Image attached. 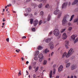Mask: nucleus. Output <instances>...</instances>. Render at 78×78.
Segmentation results:
<instances>
[{
    "instance_id": "obj_1",
    "label": "nucleus",
    "mask_w": 78,
    "mask_h": 78,
    "mask_svg": "<svg viewBox=\"0 0 78 78\" xmlns=\"http://www.w3.org/2000/svg\"><path fill=\"white\" fill-rule=\"evenodd\" d=\"M73 53V49L71 48L68 51L67 54L66 52H65L64 53L63 55V57H64V56H66V58H69V56H70V55H72Z\"/></svg>"
},
{
    "instance_id": "obj_2",
    "label": "nucleus",
    "mask_w": 78,
    "mask_h": 78,
    "mask_svg": "<svg viewBox=\"0 0 78 78\" xmlns=\"http://www.w3.org/2000/svg\"><path fill=\"white\" fill-rule=\"evenodd\" d=\"M69 17V16L68 15H66L64 17L62 21L63 25H66V24L67 23V21L66 19H67Z\"/></svg>"
},
{
    "instance_id": "obj_3",
    "label": "nucleus",
    "mask_w": 78,
    "mask_h": 78,
    "mask_svg": "<svg viewBox=\"0 0 78 78\" xmlns=\"http://www.w3.org/2000/svg\"><path fill=\"white\" fill-rule=\"evenodd\" d=\"M55 28L54 31V34L56 36H58L59 34V30L58 29V27H56Z\"/></svg>"
},
{
    "instance_id": "obj_4",
    "label": "nucleus",
    "mask_w": 78,
    "mask_h": 78,
    "mask_svg": "<svg viewBox=\"0 0 78 78\" xmlns=\"http://www.w3.org/2000/svg\"><path fill=\"white\" fill-rule=\"evenodd\" d=\"M58 13H59L58 17L59 18H60V17H61V14H62V13L59 12V10L58 9H57L54 12V13L55 14V15H57Z\"/></svg>"
},
{
    "instance_id": "obj_5",
    "label": "nucleus",
    "mask_w": 78,
    "mask_h": 78,
    "mask_svg": "<svg viewBox=\"0 0 78 78\" xmlns=\"http://www.w3.org/2000/svg\"><path fill=\"white\" fill-rule=\"evenodd\" d=\"M76 37V35L73 34L71 36V39L72 41H74L75 40V38Z\"/></svg>"
},
{
    "instance_id": "obj_6",
    "label": "nucleus",
    "mask_w": 78,
    "mask_h": 78,
    "mask_svg": "<svg viewBox=\"0 0 78 78\" xmlns=\"http://www.w3.org/2000/svg\"><path fill=\"white\" fill-rule=\"evenodd\" d=\"M49 45L50 46V48L51 49H53L54 48V45L53 44V42H51L49 44Z\"/></svg>"
},
{
    "instance_id": "obj_7",
    "label": "nucleus",
    "mask_w": 78,
    "mask_h": 78,
    "mask_svg": "<svg viewBox=\"0 0 78 78\" xmlns=\"http://www.w3.org/2000/svg\"><path fill=\"white\" fill-rule=\"evenodd\" d=\"M67 3H63V4L62 5V8L63 9V8H66V7H67Z\"/></svg>"
},
{
    "instance_id": "obj_8",
    "label": "nucleus",
    "mask_w": 78,
    "mask_h": 78,
    "mask_svg": "<svg viewBox=\"0 0 78 78\" xmlns=\"http://www.w3.org/2000/svg\"><path fill=\"white\" fill-rule=\"evenodd\" d=\"M34 1H38V2H43L44 3H46L47 2V0H34Z\"/></svg>"
},
{
    "instance_id": "obj_9",
    "label": "nucleus",
    "mask_w": 78,
    "mask_h": 78,
    "mask_svg": "<svg viewBox=\"0 0 78 78\" xmlns=\"http://www.w3.org/2000/svg\"><path fill=\"white\" fill-rule=\"evenodd\" d=\"M67 37V36L66 35V34L65 33H64L62 37L63 39H66Z\"/></svg>"
},
{
    "instance_id": "obj_10",
    "label": "nucleus",
    "mask_w": 78,
    "mask_h": 78,
    "mask_svg": "<svg viewBox=\"0 0 78 78\" xmlns=\"http://www.w3.org/2000/svg\"><path fill=\"white\" fill-rule=\"evenodd\" d=\"M76 68V66L75 65H73L71 66V70H73L74 69H75Z\"/></svg>"
},
{
    "instance_id": "obj_11",
    "label": "nucleus",
    "mask_w": 78,
    "mask_h": 78,
    "mask_svg": "<svg viewBox=\"0 0 78 78\" xmlns=\"http://www.w3.org/2000/svg\"><path fill=\"white\" fill-rule=\"evenodd\" d=\"M58 69L59 72V71H62V70H63V66L62 65L60 66Z\"/></svg>"
},
{
    "instance_id": "obj_12",
    "label": "nucleus",
    "mask_w": 78,
    "mask_h": 78,
    "mask_svg": "<svg viewBox=\"0 0 78 78\" xmlns=\"http://www.w3.org/2000/svg\"><path fill=\"white\" fill-rule=\"evenodd\" d=\"M38 23V21L37 20H36L35 21H34V26H36L37 24Z\"/></svg>"
},
{
    "instance_id": "obj_13",
    "label": "nucleus",
    "mask_w": 78,
    "mask_h": 78,
    "mask_svg": "<svg viewBox=\"0 0 78 78\" xmlns=\"http://www.w3.org/2000/svg\"><path fill=\"white\" fill-rule=\"evenodd\" d=\"M38 58H41V59H44L43 55L42 54H40L38 56Z\"/></svg>"
},
{
    "instance_id": "obj_14",
    "label": "nucleus",
    "mask_w": 78,
    "mask_h": 78,
    "mask_svg": "<svg viewBox=\"0 0 78 78\" xmlns=\"http://www.w3.org/2000/svg\"><path fill=\"white\" fill-rule=\"evenodd\" d=\"M69 45V42L68 41H66V44H65V46L66 47V48H69V47H68V46Z\"/></svg>"
},
{
    "instance_id": "obj_15",
    "label": "nucleus",
    "mask_w": 78,
    "mask_h": 78,
    "mask_svg": "<svg viewBox=\"0 0 78 78\" xmlns=\"http://www.w3.org/2000/svg\"><path fill=\"white\" fill-rule=\"evenodd\" d=\"M78 2V0H75L74 1V2L72 3V5H76V3H77Z\"/></svg>"
},
{
    "instance_id": "obj_16",
    "label": "nucleus",
    "mask_w": 78,
    "mask_h": 78,
    "mask_svg": "<svg viewBox=\"0 0 78 78\" xmlns=\"http://www.w3.org/2000/svg\"><path fill=\"white\" fill-rule=\"evenodd\" d=\"M50 41H51V38H48V39H46V43H48Z\"/></svg>"
},
{
    "instance_id": "obj_17",
    "label": "nucleus",
    "mask_w": 78,
    "mask_h": 78,
    "mask_svg": "<svg viewBox=\"0 0 78 78\" xmlns=\"http://www.w3.org/2000/svg\"><path fill=\"white\" fill-rule=\"evenodd\" d=\"M31 6H34V7H36V6H37V5L35 3H32L31 4Z\"/></svg>"
},
{
    "instance_id": "obj_18",
    "label": "nucleus",
    "mask_w": 78,
    "mask_h": 78,
    "mask_svg": "<svg viewBox=\"0 0 78 78\" xmlns=\"http://www.w3.org/2000/svg\"><path fill=\"white\" fill-rule=\"evenodd\" d=\"M53 72L52 71H50V73L49 74V76L50 78H51V76H52V73Z\"/></svg>"
},
{
    "instance_id": "obj_19",
    "label": "nucleus",
    "mask_w": 78,
    "mask_h": 78,
    "mask_svg": "<svg viewBox=\"0 0 78 78\" xmlns=\"http://www.w3.org/2000/svg\"><path fill=\"white\" fill-rule=\"evenodd\" d=\"M70 63H68L66 65V68L69 67L70 66Z\"/></svg>"
},
{
    "instance_id": "obj_20",
    "label": "nucleus",
    "mask_w": 78,
    "mask_h": 78,
    "mask_svg": "<svg viewBox=\"0 0 78 78\" xmlns=\"http://www.w3.org/2000/svg\"><path fill=\"white\" fill-rule=\"evenodd\" d=\"M31 10L30 9L28 8L27 9V10L26 11V12H30Z\"/></svg>"
},
{
    "instance_id": "obj_21",
    "label": "nucleus",
    "mask_w": 78,
    "mask_h": 78,
    "mask_svg": "<svg viewBox=\"0 0 78 78\" xmlns=\"http://www.w3.org/2000/svg\"><path fill=\"white\" fill-rule=\"evenodd\" d=\"M30 24H32L33 23V20L32 19H30Z\"/></svg>"
},
{
    "instance_id": "obj_22",
    "label": "nucleus",
    "mask_w": 78,
    "mask_h": 78,
    "mask_svg": "<svg viewBox=\"0 0 78 78\" xmlns=\"http://www.w3.org/2000/svg\"><path fill=\"white\" fill-rule=\"evenodd\" d=\"M50 20V15H49L48 16V21H49Z\"/></svg>"
},
{
    "instance_id": "obj_23",
    "label": "nucleus",
    "mask_w": 78,
    "mask_h": 78,
    "mask_svg": "<svg viewBox=\"0 0 78 78\" xmlns=\"http://www.w3.org/2000/svg\"><path fill=\"white\" fill-rule=\"evenodd\" d=\"M47 52H49V50H48L47 49H46L44 50V52L45 53H47Z\"/></svg>"
},
{
    "instance_id": "obj_24",
    "label": "nucleus",
    "mask_w": 78,
    "mask_h": 78,
    "mask_svg": "<svg viewBox=\"0 0 78 78\" xmlns=\"http://www.w3.org/2000/svg\"><path fill=\"white\" fill-rule=\"evenodd\" d=\"M38 50H41L42 49V47L41 46H38V47L37 48Z\"/></svg>"
},
{
    "instance_id": "obj_25",
    "label": "nucleus",
    "mask_w": 78,
    "mask_h": 78,
    "mask_svg": "<svg viewBox=\"0 0 78 78\" xmlns=\"http://www.w3.org/2000/svg\"><path fill=\"white\" fill-rule=\"evenodd\" d=\"M39 66H37L36 68L35 69V72H37V71L38 70V69H39Z\"/></svg>"
},
{
    "instance_id": "obj_26",
    "label": "nucleus",
    "mask_w": 78,
    "mask_h": 78,
    "mask_svg": "<svg viewBox=\"0 0 78 78\" xmlns=\"http://www.w3.org/2000/svg\"><path fill=\"white\" fill-rule=\"evenodd\" d=\"M74 16L75 15H73L72 16H71L70 21H71V20H72V19H73V17H74Z\"/></svg>"
},
{
    "instance_id": "obj_27",
    "label": "nucleus",
    "mask_w": 78,
    "mask_h": 78,
    "mask_svg": "<svg viewBox=\"0 0 78 78\" xmlns=\"http://www.w3.org/2000/svg\"><path fill=\"white\" fill-rule=\"evenodd\" d=\"M39 51H36V53H35V55H36V56H37V55H39Z\"/></svg>"
},
{
    "instance_id": "obj_28",
    "label": "nucleus",
    "mask_w": 78,
    "mask_h": 78,
    "mask_svg": "<svg viewBox=\"0 0 78 78\" xmlns=\"http://www.w3.org/2000/svg\"><path fill=\"white\" fill-rule=\"evenodd\" d=\"M47 64V60H44L43 62V65H46Z\"/></svg>"
},
{
    "instance_id": "obj_29",
    "label": "nucleus",
    "mask_w": 78,
    "mask_h": 78,
    "mask_svg": "<svg viewBox=\"0 0 78 78\" xmlns=\"http://www.w3.org/2000/svg\"><path fill=\"white\" fill-rule=\"evenodd\" d=\"M38 7L40 8H41V7H42V4H40L38 6Z\"/></svg>"
},
{
    "instance_id": "obj_30",
    "label": "nucleus",
    "mask_w": 78,
    "mask_h": 78,
    "mask_svg": "<svg viewBox=\"0 0 78 78\" xmlns=\"http://www.w3.org/2000/svg\"><path fill=\"white\" fill-rule=\"evenodd\" d=\"M45 8H49V4H48L46 5L45 6Z\"/></svg>"
},
{
    "instance_id": "obj_31",
    "label": "nucleus",
    "mask_w": 78,
    "mask_h": 78,
    "mask_svg": "<svg viewBox=\"0 0 78 78\" xmlns=\"http://www.w3.org/2000/svg\"><path fill=\"white\" fill-rule=\"evenodd\" d=\"M66 30V29H62V30L61 31V33H63L64 31Z\"/></svg>"
},
{
    "instance_id": "obj_32",
    "label": "nucleus",
    "mask_w": 78,
    "mask_h": 78,
    "mask_svg": "<svg viewBox=\"0 0 78 78\" xmlns=\"http://www.w3.org/2000/svg\"><path fill=\"white\" fill-rule=\"evenodd\" d=\"M22 75V74L21 73V71L20 70L18 75V76H20V75Z\"/></svg>"
},
{
    "instance_id": "obj_33",
    "label": "nucleus",
    "mask_w": 78,
    "mask_h": 78,
    "mask_svg": "<svg viewBox=\"0 0 78 78\" xmlns=\"http://www.w3.org/2000/svg\"><path fill=\"white\" fill-rule=\"evenodd\" d=\"M78 38H77L76 40H75V41H74V43L75 44V43H76V42L78 41Z\"/></svg>"
},
{
    "instance_id": "obj_34",
    "label": "nucleus",
    "mask_w": 78,
    "mask_h": 78,
    "mask_svg": "<svg viewBox=\"0 0 78 78\" xmlns=\"http://www.w3.org/2000/svg\"><path fill=\"white\" fill-rule=\"evenodd\" d=\"M31 69H32V66H29V69L30 70H31Z\"/></svg>"
},
{
    "instance_id": "obj_35",
    "label": "nucleus",
    "mask_w": 78,
    "mask_h": 78,
    "mask_svg": "<svg viewBox=\"0 0 78 78\" xmlns=\"http://www.w3.org/2000/svg\"><path fill=\"white\" fill-rule=\"evenodd\" d=\"M78 21V19H76L74 20V22H77Z\"/></svg>"
},
{
    "instance_id": "obj_36",
    "label": "nucleus",
    "mask_w": 78,
    "mask_h": 78,
    "mask_svg": "<svg viewBox=\"0 0 78 78\" xmlns=\"http://www.w3.org/2000/svg\"><path fill=\"white\" fill-rule=\"evenodd\" d=\"M32 31H34H34H36V29H35V28H32Z\"/></svg>"
},
{
    "instance_id": "obj_37",
    "label": "nucleus",
    "mask_w": 78,
    "mask_h": 78,
    "mask_svg": "<svg viewBox=\"0 0 78 78\" xmlns=\"http://www.w3.org/2000/svg\"><path fill=\"white\" fill-rule=\"evenodd\" d=\"M40 15L41 16H43L44 15V12L43 11H41L40 12Z\"/></svg>"
},
{
    "instance_id": "obj_38",
    "label": "nucleus",
    "mask_w": 78,
    "mask_h": 78,
    "mask_svg": "<svg viewBox=\"0 0 78 78\" xmlns=\"http://www.w3.org/2000/svg\"><path fill=\"white\" fill-rule=\"evenodd\" d=\"M72 27H69V30L71 31V30H72Z\"/></svg>"
},
{
    "instance_id": "obj_39",
    "label": "nucleus",
    "mask_w": 78,
    "mask_h": 78,
    "mask_svg": "<svg viewBox=\"0 0 78 78\" xmlns=\"http://www.w3.org/2000/svg\"><path fill=\"white\" fill-rule=\"evenodd\" d=\"M38 58L37 57H35L34 58V59L36 61H37V60Z\"/></svg>"
},
{
    "instance_id": "obj_40",
    "label": "nucleus",
    "mask_w": 78,
    "mask_h": 78,
    "mask_svg": "<svg viewBox=\"0 0 78 78\" xmlns=\"http://www.w3.org/2000/svg\"><path fill=\"white\" fill-rule=\"evenodd\" d=\"M19 51H20V50H19V49L16 50V51L17 53H19Z\"/></svg>"
},
{
    "instance_id": "obj_41",
    "label": "nucleus",
    "mask_w": 78,
    "mask_h": 78,
    "mask_svg": "<svg viewBox=\"0 0 78 78\" xmlns=\"http://www.w3.org/2000/svg\"><path fill=\"white\" fill-rule=\"evenodd\" d=\"M44 59V58H40V59H39L40 62H42V59Z\"/></svg>"
},
{
    "instance_id": "obj_42",
    "label": "nucleus",
    "mask_w": 78,
    "mask_h": 78,
    "mask_svg": "<svg viewBox=\"0 0 78 78\" xmlns=\"http://www.w3.org/2000/svg\"><path fill=\"white\" fill-rule=\"evenodd\" d=\"M52 33H53L51 31L50 33L49 34V36H50V35H51L52 34Z\"/></svg>"
},
{
    "instance_id": "obj_43",
    "label": "nucleus",
    "mask_w": 78,
    "mask_h": 78,
    "mask_svg": "<svg viewBox=\"0 0 78 78\" xmlns=\"http://www.w3.org/2000/svg\"><path fill=\"white\" fill-rule=\"evenodd\" d=\"M39 25H41V23H42V20H40L39 23Z\"/></svg>"
},
{
    "instance_id": "obj_44",
    "label": "nucleus",
    "mask_w": 78,
    "mask_h": 78,
    "mask_svg": "<svg viewBox=\"0 0 78 78\" xmlns=\"http://www.w3.org/2000/svg\"><path fill=\"white\" fill-rule=\"evenodd\" d=\"M33 77L34 78H36V74H34L33 75Z\"/></svg>"
},
{
    "instance_id": "obj_45",
    "label": "nucleus",
    "mask_w": 78,
    "mask_h": 78,
    "mask_svg": "<svg viewBox=\"0 0 78 78\" xmlns=\"http://www.w3.org/2000/svg\"><path fill=\"white\" fill-rule=\"evenodd\" d=\"M26 38V37L25 36H23L22 37V39H25Z\"/></svg>"
},
{
    "instance_id": "obj_46",
    "label": "nucleus",
    "mask_w": 78,
    "mask_h": 78,
    "mask_svg": "<svg viewBox=\"0 0 78 78\" xmlns=\"http://www.w3.org/2000/svg\"><path fill=\"white\" fill-rule=\"evenodd\" d=\"M60 37H61V35H59L58 36V37L57 38H58V39H59V38H60Z\"/></svg>"
},
{
    "instance_id": "obj_47",
    "label": "nucleus",
    "mask_w": 78,
    "mask_h": 78,
    "mask_svg": "<svg viewBox=\"0 0 78 78\" xmlns=\"http://www.w3.org/2000/svg\"><path fill=\"white\" fill-rule=\"evenodd\" d=\"M11 6V4H9V5H7V7H9V6Z\"/></svg>"
},
{
    "instance_id": "obj_48",
    "label": "nucleus",
    "mask_w": 78,
    "mask_h": 78,
    "mask_svg": "<svg viewBox=\"0 0 78 78\" xmlns=\"http://www.w3.org/2000/svg\"><path fill=\"white\" fill-rule=\"evenodd\" d=\"M53 54H54V52H52L51 53V56H53Z\"/></svg>"
},
{
    "instance_id": "obj_49",
    "label": "nucleus",
    "mask_w": 78,
    "mask_h": 78,
    "mask_svg": "<svg viewBox=\"0 0 78 78\" xmlns=\"http://www.w3.org/2000/svg\"><path fill=\"white\" fill-rule=\"evenodd\" d=\"M6 41H7V42H9V38H7L6 39Z\"/></svg>"
},
{
    "instance_id": "obj_50",
    "label": "nucleus",
    "mask_w": 78,
    "mask_h": 78,
    "mask_svg": "<svg viewBox=\"0 0 78 78\" xmlns=\"http://www.w3.org/2000/svg\"><path fill=\"white\" fill-rule=\"evenodd\" d=\"M26 73H27V75H28V74H29V73H28V71H26Z\"/></svg>"
},
{
    "instance_id": "obj_51",
    "label": "nucleus",
    "mask_w": 78,
    "mask_h": 78,
    "mask_svg": "<svg viewBox=\"0 0 78 78\" xmlns=\"http://www.w3.org/2000/svg\"><path fill=\"white\" fill-rule=\"evenodd\" d=\"M76 12H77V11H78V8H76Z\"/></svg>"
},
{
    "instance_id": "obj_52",
    "label": "nucleus",
    "mask_w": 78,
    "mask_h": 78,
    "mask_svg": "<svg viewBox=\"0 0 78 78\" xmlns=\"http://www.w3.org/2000/svg\"><path fill=\"white\" fill-rule=\"evenodd\" d=\"M22 61H24V59H23V58L22 57L21 58Z\"/></svg>"
},
{
    "instance_id": "obj_53",
    "label": "nucleus",
    "mask_w": 78,
    "mask_h": 78,
    "mask_svg": "<svg viewBox=\"0 0 78 78\" xmlns=\"http://www.w3.org/2000/svg\"><path fill=\"white\" fill-rule=\"evenodd\" d=\"M31 0H27L26 2H29Z\"/></svg>"
},
{
    "instance_id": "obj_54",
    "label": "nucleus",
    "mask_w": 78,
    "mask_h": 78,
    "mask_svg": "<svg viewBox=\"0 0 78 78\" xmlns=\"http://www.w3.org/2000/svg\"><path fill=\"white\" fill-rule=\"evenodd\" d=\"M59 76H56V78H59Z\"/></svg>"
},
{
    "instance_id": "obj_55",
    "label": "nucleus",
    "mask_w": 78,
    "mask_h": 78,
    "mask_svg": "<svg viewBox=\"0 0 78 78\" xmlns=\"http://www.w3.org/2000/svg\"><path fill=\"white\" fill-rule=\"evenodd\" d=\"M28 63H29V62L28 61H27L26 62V64H28Z\"/></svg>"
},
{
    "instance_id": "obj_56",
    "label": "nucleus",
    "mask_w": 78,
    "mask_h": 78,
    "mask_svg": "<svg viewBox=\"0 0 78 78\" xmlns=\"http://www.w3.org/2000/svg\"><path fill=\"white\" fill-rule=\"evenodd\" d=\"M2 10H3L2 12H4L5 11V9H2Z\"/></svg>"
},
{
    "instance_id": "obj_57",
    "label": "nucleus",
    "mask_w": 78,
    "mask_h": 78,
    "mask_svg": "<svg viewBox=\"0 0 78 78\" xmlns=\"http://www.w3.org/2000/svg\"><path fill=\"white\" fill-rule=\"evenodd\" d=\"M68 25H71V23H68Z\"/></svg>"
},
{
    "instance_id": "obj_58",
    "label": "nucleus",
    "mask_w": 78,
    "mask_h": 78,
    "mask_svg": "<svg viewBox=\"0 0 78 78\" xmlns=\"http://www.w3.org/2000/svg\"><path fill=\"white\" fill-rule=\"evenodd\" d=\"M33 16V15L32 14H30V16L31 17H32Z\"/></svg>"
},
{
    "instance_id": "obj_59",
    "label": "nucleus",
    "mask_w": 78,
    "mask_h": 78,
    "mask_svg": "<svg viewBox=\"0 0 78 78\" xmlns=\"http://www.w3.org/2000/svg\"><path fill=\"white\" fill-rule=\"evenodd\" d=\"M28 15V14H27V13H26V14H25V16H27Z\"/></svg>"
},
{
    "instance_id": "obj_60",
    "label": "nucleus",
    "mask_w": 78,
    "mask_h": 78,
    "mask_svg": "<svg viewBox=\"0 0 78 78\" xmlns=\"http://www.w3.org/2000/svg\"><path fill=\"white\" fill-rule=\"evenodd\" d=\"M71 3H70V2H69V6H70V4H71Z\"/></svg>"
},
{
    "instance_id": "obj_61",
    "label": "nucleus",
    "mask_w": 78,
    "mask_h": 78,
    "mask_svg": "<svg viewBox=\"0 0 78 78\" xmlns=\"http://www.w3.org/2000/svg\"><path fill=\"white\" fill-rule=\"evenodd\" d=\"M2 21L3 22H5V20H4V19H3Z\"/></svg>"
},
{
    "instance_id": "obj_62",
    "label": "nucleus",
    "mask_w": 78,
    "mask_h": 78,
    "mask_svg": "<svg viewBox=\"0 0 78 78\" xmlns=\"http://www.w3.org/2000/svg\"><path fill=\"white\" fill-rule=\"evenodd\" d=\"M5 23H2V25H5Z\"/></svg>"
},
{
    "instance_id": "obj_63",
    "label": "nucleus",
    "mask_w": 78,
    "mask_h": 78,
    "mask_svg": "<svg viewBox=\"0 0 78 78\" xmlns=\"http://www.w3.org/2000/svg\"><path fill=\"white\" fill-rule=\"evenodd\" d=\"M35 14V15H37V12H35V14Z\"/></svg>"
},
{
    "instance_id": "obj_64",
    "label": "nucleus",
    "mask_w": 78,
    "mask_h": 78,
    "mask_svg": "<svg viewBox=\"0 0 78 78\" xmlns=\"http://www.w3.org/2000/svg\"><path fill=\"white\" fill-rule=\"evenodd\" d=\"M74 78H76V76H74Z\"/></svg>"
}]
</instances>
